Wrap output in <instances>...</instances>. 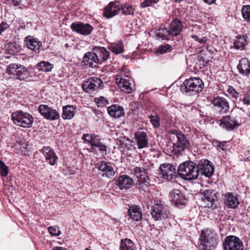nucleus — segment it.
Wrapping results in <instances>:
<instances>
[{
    "label": "nucleus",
    "instance_id": "6ab92c4d",
    "mask_svg": "<svg viewBox=\"0 0 250 250\" xmlns=\"http://www.w3.org/2000/svg\"><path fill=\"white\" fill-rule=\"evenodd\" d=\"M134 138L139 149L148 147V138L146 132L144 131L136 132Z\"/></svg>",
    "mask_w": 250,
    "mask_h": 250
},
{
    "label": "nucleus",
    "instance_id": "de8ad7c7",
    "mask_svg": "<svg viewBox=\"0 0 250 250\" xmlns=\"http://www.w3.org/2000/svg\"><path fill=\"white\" fill-rule=\"evenodd\" d=\"M159 0H144L140 4L142 8H145L152 6L154 4L156 3Z\"/></svg>",
    "mask_w": 250,
    "mask_h": 250
},
{
    "label": "nucleus",
    "instance_id": "f8f14e48",
    "mask_svg": "<svg viewBox=\"0 0 250 250\" xmlns=\"http://www.w3.org/2000/svg\"><path fill=\"white\" fill-rule=\"evenodd\" d=\"M199 174L200 173L206 177H211L214 173V168L210 161L206 159L201 160L198 165Z\"/></svg>",
    "mask_w": 250,
    "mask_h": 250
},
{
    "label": "nucleus",
    "instance_id": "e2e57ef3",
    "mask_svg": "<svg viewBox=\"0 0 250 250\" xmlns=\"http://www.w3.org/2000/svg\"><path fill=\"white\" fill-rule=\"evenodd\" d=\"M23 24H24V23H23ZM24 27H25V25H23V28H24Z\"/></svg>",
    "mask_w": 250,
    "mask_h": 250
},
{
    "label": "nucleus",
    "instance_id": "37998d69",
    "mask_svg": "<svg viewBox=\"0 0 250 250\" xmlns=\"http://www.w3.org/2000/svg\"><path fill=\"white\" fill-rule=\"evenodd\" d=\"M171 50V47L169 44H165L161 45L159 47L157 53L163 54L167 52H170Z\"/></svg>",
    "mask_w": 250,
    "mask_h": 250
},
{
    "label": "nucleus",
    "instance_id": "1a4fd4ad",
    "mask_svg": "<svg viewBox=\"0 0 250 250\" xmlns=\"http://www.w3.org/2000/svg\"><path fill=\"white\" fill-rule=\"evenodd\" d=\"M103 82L98 77H91L86 80L83 83L82 87L86 92L91 93L102 87Z\"/></svg>",
    "mask_w": 250,
    "mask_h": 250
},
{
    "label": "nucleus",
    "instance_id": "f704fd0d",
    "mask_svg": "<svg viewBox=\"0 0 250 250\" xmlns=\"http://www.w3.org/2000/svg\"><path fill=\"white\" fill-rule=\"evenodd\" d=\"M216 193L212 189H208L203 192V195L205 199L212 204L217 200Z\"/></svg>",
    "mask_w": 250,
    "mask_h": 250
},
{
    "label": "nucleus",
    "instance_id": "a211bd4d",
    "mask_svg": "<svg viewBox=\"0 0 250 250\" xmlns=\"http://www.w3.org/2000/svg\"><path fill=\"white\" fill-rule=\"evenodd\" d=\"M131 173L139 179L141 183L146 185L149 183V177L146 175V170L143 167H133L131 168Z\"/></svg>",
    "mask_w": 250,
    "mask_h": 250
},
{
    "label": "nucleus",
    "instance_id": "09e8293b",
    "mask_svg": "<svg viewBox=\"0 0 250 250\" xmlns=\"http://www.w3.org/2000/svg\"><path fill=\"white\" fill-rule=\"evenodd\" d=\"M48 229L50 234L53 236H59L61 233V230L57 226L50 227Z\"/></svg>",
    "mask_w": 250,
    "mask_h": 250
},
{
    "label": "nucleus",
    "instance_id": "c03bdc74",
    "mask_svg": "<svg viewBox=\"0 0 250 250\" xmlns=\"http://www.w3.org/2000/svg\"><path fill=\"white\" fill-rule=\"evenodd\" d=\"M8 173V167L4 163L0 160V175L2 177H6Z\"/></svg>",
    "mask_w": 250,
    "mask_h": 250
},
{
    "label": "nucleus",
    "instance_id": "4c0bfd02",
    "mask_svg": "<svg viewBox=\"0 0 250 250\" xmlns=\"http://www.w3.org/2000/svg\"><path fill=\"white\" fill-rule=\"evenodd\" d=\"M53 67V65L48 62L42 61L37 65L38 69L43 72H49Z\"/></svg>",
    "mask_w": 250,
    "mask_h": 250
},
{
    "label": "nucleus",
    "instance_id": "49530a36",
    "mask_svg": "<svg viewBox=\"0 0 250 250\" xmlns=\"http://www.w3.org/2000/svg\"><path fill=\"white\" fill-rule=\"evenodd\" d=\"M95 101L98 107H104L108 104V100L102 96L98 98H95Z\"/></svg>",
    "mask_w": 250,
    "mask_h": 250
},
{
    "label": "nucleus",
    "instance_id": "58836bf2",
    "mask_svg": "<svg viewBox=\"0 0 250 250\" xmlns=\"http://www.w3.org/2000/svg\"><path fill=\"white\" fill-rule=\"evenodd\" d=\"M148 118L154 128H157L160 127L161 124L160 118L157 113L150 114Z\"/></svg>",
    "mask_w": 250,
    "mask_h": 250
},
{
    "label": "nucleus",
    "instance_id": "b1692460",
    "mask_svg": "<svg viewBox=\"0 0 250 250\" xmlns=\"http://www.w3.org/2000/svg\"><path fill=\"white\" fill-rule=\"evenodd\" d=\"M224 204L228 208H235L239 204L237 197L231 192H227L224 195Z\"/></svg>",
    "mask_w": 250,
    "mask_h": 250
},
{
    "label": "nucleus",
    "instance_id": "72a5a7b5",
    "mask_svg": "<svg viewBox=\"0 0 250 250\" xmlns=\"http://www.w3.org/2000/svg\"><path fill=\"white\" fill-rule=\"evenodd\" d=\"M248 38L244 36H238L237 37L236 40L234 42L235 48L240 50H244L245 46L248 43Z\"/></svg>",
    "mask_w": 250,
    "mask_h": 250
},
{
    "label": "nucleus",
    "instance_id": "412c9836",
    "mask_svg": "<svg viewBox=\"0 0 250 250\" xmlns=\"http://www.w3.org/2000/svg\"><path fill=\"white\" fill-rule=\"evenodd\" d=\"M98 169L103 177L110 178L115 173L112 164L109 162L102 163L99 166Z\"/></svg>",
    "mask_w": 250,
    "mask_h": 250
},
{
    "label": "nucleus",
    "instance_id": "f03ea898",
    "mask_svg": "<svg viewBox=\"0 0 250 250\" xmlns=\"http://www.w3.org/2000/svg\"><path fill=\"white\" fill-rule=\"evenodd\" d=\"M178 173L180 177L186 180L196 179L199 176L197 166L191 161H187L180 164Z\"/></svg>",
    "mask_w": 250,
    "mask_h": 250
},
{
    "label": "nucleus",
    "instance_id": "7ed1b4c3",
    "mask_svg": "<svg viewBox=\"0 0 250 250\" xmlns=\"http://www.w3.org/2000/svg\"><path fill=\"white\" fill-rule=\"evenodd\" d=\"M204 83L199 78L193 77L186 79L181 86L183 92L195 94L201 92L204 88Z\"/></svg>",
    "mask_w": 250,
    "mask_h": 250
},
{
    "label": "nucleus",
    "instance_id": "3c124183",
    "mask_svg": "<svg viewBox=\"0 0 250 250\" xmlns=\"http://www.w3.org/2000/svg\"><path fill=\"white\" fill-rule=\"evenodd\" d=\"M239 101L242 102L245 105H250V95L245 93L243 94V97L240 98Z\"/></svg>",
    "mask_w": 250,
    "mask_h": 250
},
{
    "label": "nucleus",
    "instance_id": "f3484780",
    "mask_svg": "<svg viewBox=\"0 0 250 250\" xmlns=\"http://www.w3.org/2000/svg\"><path fill=\"white\" fill-rule=\"evenodd\" d=\"M121 7L118 1L110 2L104 8V16L107 19H110L118 14Z\"/></svg>",
    "mask_w": 250,
    "mask_h": 250
},
{
    "label": "nucleus",
    "instance_id": "bf43d9fd",
    "mask_svg": "<svg viewBox=\"0 0 250 250\" xmlns=\"http://www.w3.org/2000/svg\"><path fill=\"white\" fill-rule=\"evenodd\" d=\"M204 0V1H205L206 3H207L208 4H212V3H214V1H215L216 0Z\"/></svg>",
    "mask_w": 250,
    "mask_h": 250
},
{
    "label": "nucleus",
    "instance_id": "aec40b11",
    "mask_svg": "<svg viewBox=\"0 0 250 250\" xmlns=\"http://www.w3.org/2000/svg\"><path fill=\"white\" fill-rule=\"evenodd\" d=\"M25 45L28 49L36 53H39L40 48L42 45V42L37 38L32 36H28L24 39Z\"/></svg>",
    "mask_w": 250,
    "mask_h": 250
},
{
    "label": "nucleus",
    "instance_id": "c756f323",
    "mask_svg": "<svg viewBox=\"0 0 250 250\" xmlns=\"http://www.w3.org/2000/svg\"><path fill=\"white\" fill-rule=\"evenodd\" d=\"M237 68L241 74L247 75L250 73V61L247 58H242L239 61Z\"/></svg>",
    "mask_w": 250,
    "mask_h": 250
},
{
    "label": "nucleus",
    "instance_id": "cd10ccee",
    "mask_svg": "<svg viewBox=\"0 0 250 250\" xmlns=\"http://www.w3.org/2000/svg\"><path fill=\"white\" fill-rule=\"evenodd\" d=\"M107 112L110 116L115 118L123 117L125 114L123 107L119 104H112L109 106Z\"/></svg>",
    "mask_w": 250,
    "mask_h": 250
},
{
    "label": "nucleus",
    "instance_id": "ea45409f",
    "mask_svg": "<svg viewBox=\"0 0 250 250\" xmlns=\"http://www.w3.org/2000/svg\"><path fill=\"white\" fill-rule=\"evenodd\" d=\"M123 13L125 15H133L135 11V8L129 4H124L121 6Z\"/></svg>",
    "mask_w": 250,
    "mask_h": 250
},
{
    "label": "nucleus",
    "instance_id": "13d9d810",
    "mask_svg": "<svg viewBox=\"0 0 250 250\" xmlns=\"http://www.w3.org/2000/svg\"><path fill=\"white\" fill-rule=\"evenodd\" d=\"M52 250H67L66 248L62 247H55Z\"/></svg>",
    "mask_w": 250,
    "mask_h": 250
},
{
    "label": "nucleus",
    "instance_id": "20e7f679",
    "mask_svg": "<svg viewBox=\"0 0 250 250\" xmlns=\"http://www.w3.org/2000/svg\"><path fill=\"white\" fill-rule=\"evenodd\" d=\"M11 120L15 125L23 128L31 127L33 123V117L27 112L17 110L11 114Z\"/></svg>",
    "mask_w": 250,
    "mask_h": 250
},
{
    "label": "nucleus",
    "instance_id": "4be33fe9",
    "mask_svg": "<svg viewBox=\"0 0 250 250\" xmlns=\"http://www.w3.org/2000/svg\"><path fill=\"white\" fill-rule=\"evenodd\" d=\"M42 152L45 157L46 161L51 166H54L58 160V156L54 150L49 146H44Z\"/></svg>",
    "mask_w": 250,
    "mask_h": 250
},
{
    "label": "nucleus",
    "instance_id": "423d86ee",
    "mask_svg": "<svg viewBox=\"0 0 250 250\" xmlns=\"http://www.w3.org/2000/svg\"><path fill=\"white\" fill-rule=\"evenodd\" d=\"M151 210L152 217L156 221L167 219L170 216L167 207L163 204L161 201L158 200L154 201Z\"/></svg>",
    "mask_w": 250,
    "mask_h": 250
},
{
    "label": "nucleus",
    "instance_id": "c9c22d12",
    "mask_svg": "<svg viewBox=\"0 0 250 250\" xmlns=\"http://www.w3.org/2000/svg\"><path fill=\"white\" fill-rule=\"evenodd\" d=\"M120 250H136L133 242L129 239L122 240L120 244Z\"/></svg>",
    "mask_w": 250,
    "mask_h": 250
},
{
    "label": "nucleus",
    "instance_id": "dca6fc26",
    "mask_svg": "<svg viewBox=\"0 0 250 250\" xmlns=\"http://www.w3.org/2000/svg\"><path fill=\"white\" fill-rule=\"evenodd\" d=\"M192 34L191 38L194 41L201 44H205L206 43L208 39L205 34L206 32L205 30L202 29L198 25H195L193 27L191 30Z\"/></svg>",
    "mask_w": 250,
    "mask_h": 250
},
{
    "label": "nucleus",
    "instance_id": "2eb2a0df",
    "mask_svg": "<svg viewBox=\"0 0 250 250\" xmlns=\"http://www.w3.org/2000/svg\"><path fill=\"white\" fill-rule=\"evenodd\" d=\"M71 28L73 31L83 35L90 34L93 30V27L89 24L77 21L71 24Z\"/></svg>",
    "mask_w": 250,
    "mask_h": 250
},
{
    "label": "nucleus",
    "instance_id": "9b49d317",
    "mask_svg": "<svg viewBox=\"0 0 250 250\" xmlns=\"http://www.w3.org/2000/svg\"><path fill=\"white\" fill-rule=\"evenodd\" d=\"M159 175L164 179L172 181L176 176L175 166L170 164H164L160 167Z\"/></svg>",
    "mask_w": 250,
    "mask_h": 250
},
{
    "label": "nucleus",
    "instance_id": "393cba45",
    "mask_svg": "<svg viewBox=\"0 0 250 250\" xmlns=\"http://www.w3.org/2000/svg\"><path fill=\"white\" fill-rule=\"evenodd\" d=\"M96 56L94 51L87 52L84 54L83 62L85 65L92 68L97 67L99 63H98V59Z\"/></svg>",
    "mask_w": 250,
    "mask_h": 250
},
{
    "label": "nucleus",
    "instance_id": "052dcab7",
    "mask_svg": "<svg viewBox=\"0 0 250 250\" xmlns=\"http://www.w3.org/2000/svg\"><path fill=\"white\" fill-rule=\"evenodd\" d=\"M176 2H180L182 1L183 0H175Z\"/></svg>",
    "mask_w": 250,
    "mask_h": 250
},
{
    "label": "nucleus",
    "instance_id": "473e14b6",
    "mask_svg": "<svg viewBox=\"0 0 250 250\" xmlns=\"http://www.w3.org/2000/svg\"><path fill=\"white\" fill-rule=\"evenodd\" d=\"M15 75L17 79L20 80H24L28 78L29 72L24 66L19 65Z\"/></svg>",
    "mask_w": 250,
    "mask_h": 250
},
{
    "label": "nucleus",
    "instance_id": "c85d7f7f",
    "mask_svg": "<svg viewBox=\"0 0 250 250\" xmlns=\"http://www.w3.org/2000/svg\"><path fill=\"white\" fill-rule=\"evenodd\" d=\"M130 218L135 221H139L142 218V212L141 208L137 206H131L128 210Z\"/></svg>",
    "mask_w": 250,
    "mask_h": 250
},
{
    "label": "nucleus",
    "instance_id": "8fccbe9b",
    "mask_svg": "<svg viewBox=\"0 0 250 250\" xmlns=\"http://www.w3.org/2000/svg\"><path fill=\"white\" fill-rule=\"evenodd\" d=\"M228 93L231 95L232 97L235 98L236 100L240 96H242V94L239 95V93L236 91V90L231 86H229L228 89Z\"/></svg>",
    "mask_w": 250,
    "mask_h": 250
},
{
    "label": "nucleus",
    "instance_id": "f257e3e1",
    "mask_svg": "<svg viewBox=\"0 0 250 250\" xmlns=\"http://www.w3.org/2000/svg\"><path fill=\"white\" fill-rule=\"evenodd\" d=\"M184 25L177 19L173 20L167 28H160L157 30L156 36L164 40H168L169 36L177 37L183 32Z\"/></svg>",
    "mask_w": 250,
    "mask_h": 250
},
{
    "label": "nucleus",
    "instance_id": "0eeeda50",
    "mask_svg": "<svg viewBox=\"0 0 250 250\" xmlns=\"http://www.w3.org/2000/svg\"><path fill=\"white\" fill-rule=\"evenodd\" d=\"M116 83L119 87L124 92L131 93L134 89V84L130 77L122 74L116 76Z\"/></svg>",
    "mask_w": 250,
    "mask_h": 250
},
{
    "label": "nucleus",
    "instance_id": "a878e982",
    "mask_svg": "<svg viewBox=\"0 0 250 250\" xmlns=\"http://www.w3.org/2000/svg\"><path fill=\"white\" fill-rule=\"evenodd\" d=\"M116 184L120 189H127L132 187L133 180L127 175H122L116 180Z\"/></svg>",
    "mask_w": 250,
    "mask_h": 250
},
{
    "label": "nucleus",
    "instance_id": "79ce46f5",
    "mask_svg": "<svg viewBox=\"0 0 250 250\" xmlns=\"http://www.w3.org/2000/svg\"><path fill=\"white\" fill-rule=\"evenodd\" d=\"M19 65L15 63H11L7 66L6 72L9 75H15L16 74L17 70L18 69Z\"/></svg>",
    "mask_w": 250,
    "mask_h": 250
},
{
    "label": "nucleus",
    "instance_id": "9d476101",
    "mask_svg": "<svg viewBox=\"0 0 250 250\" xmlns=\"http://www.w3.org/2000/svg\"><path fill=\"white\" fill-rule=\"evenodd\" d=\"M40 113L46 119L51 121L58 120L60 118V114L56 110L47 105L41 104L38 109Z\"/></svg>",
    "mask_w": 250,
    "mask_h": 250
},
{
    "label": "nucleus",
    "instance_id": "4d7b16f0",
    "mask_svg": "<svg viewBox=\"0 0 250 250\" xmlns=\"http://www.w3.org/2000/svg\"><path fill=\"white\" fill-rule=\"evenodd\" d=\"M99 148V150L104 154L106 153L107 147L105 145L103 144L102 143H100L97 146Z\"/></svg>",
    "mask_w": 250,
    "mask_h": 250
},
{
    "label": "nucleus",
    "instance_id": "680f3d73",
    "mask_svg": "<svg viewBox=\"0 0 250 250\" xmlns=\"http://www.w3.org/2000/svg\"><path fill=\"white\" fill-rule=\"evenodd\" d=\"M65 47H68V44L67 43H66V44H65Z\"/></svg>",
    "mask_w": 250,
    "mask_h": 250
},
{
    "label": "nucleus",
    "instance_id": "39448f33",
    "mask_svg": "<svg viewBox=\"0 0 250 250\" xmlns=\"http://www.w3.org/2000/svg\"><path fill=\"white\" fill-rule=\"evenodd\" d=\"M217 235L214 231L202 230L200 236V245L203 250H211L217 244Z\"/></svg>",
    "mask_w": 250,
    "mask_h": 250
},
{
    "label": "nucleus",
    "instance_id": "6e6d98bb",
    "mask_svg": "<svg viewBox=\"0 0 250 250\" xmlns=\"http://www.w3.org/2000/svg\"><path fill=\"white\" fill-rule=\"evenodd\" d=\"M91 137L92 134L90 135L88 134H84L82 137V139L84 141L85 143L89 144L91 141Z\"/></svg>",
    "mask_w": 250,
    "mask_h": 250
},
{
    "label": "nucleus",
    "instance_id": "603ef678",
    "mask_svg": "<svg viewBox=\"0 0 250 250\" xmlns=\"http://www.w3.org/2000/svg\"><path fill=\"white\" fill-rule=\"evenodd\" d=\"M12 4L18 8H22L24 5L22 3V0H11Z\"/></svg>",
    "mask_w": 250,
    "mask_h": 250
},
{
    "label": "nucleus",
    "instance_id": "5fc2aeb1",
    "mask_svg": "<svg viewBox=\"0 0 250 250\" xmlns=\"http://www.w3.org/2000/svg\"><path fill=\"white\" fill-rule=\"evenodd\" d=\"M157 111L161 114L164 118L168 117V113L164 108H159L157 109Z\"/></svg>",
    "mask_w": 250,
    "mask_h": 250
},
{
    "label": "nucleus",
    "instance_id": "a19ab883",
    "mask_svg": "<svg viewBox=\"0 0 250 250\" xmlns=\"http://www.w3.org/2000/svg\"><path fill=\"white\" fill-rule=\"evenodd\" d=\"M241 12L243 18L247 21L250 22V5L243 6Z\"/></svg>",
    "mask_w": 250,
    "mask_h": 250
},
{
    "label": "nucleus",
    "instance_id": "e433bc0d",
    "mask_svg": "<svg viewBox=\"0 0 250 250\" xmlns=\"http://www.w3.org/2000/svg\"><path fill=\"white\" fill-rule=\"evenodd\" d=\"M109 49L116 54H120L124 51V45L122 42L111 43L109 46Z\"/></svg>",
    "mask_w": 250,
    "mask_h": 250
},
{
    "label": "nucleus",
    "instance_id": "4468645a",
    "mask_svg": "<svg viewBox=\"0 0 250 250\" xmlns=\"http://www.w3.org/2000/svg\"><path fill=\"white\" fill-rule=\"evenodd\" d=\"M169 197L171 202L177 207L185 205L187 202L185 196L178 189H172L169 192Z\"/></svg>",
    "mask_w": 250,
    "mask_h": 250
},
{
    "label": "nucleus",
    "instance_id": "5701e85b",
    "mask_svg": "<svg viewBox=\"0 0 250 250\" xmlns=\"http://www.w3.org/2000/svg\"><path fill=\"white\" fill-rule=\"evenodd\" d=\"M212 103L218 108L220 112L224 113L227 112L229 108L228 101L224 97H217L213 99Z\"/></svg>",
    "mask_w": 250,
    "mask_h": 250
},
{
    "label": "nucleus",
    "instance_id": "2f4dec72",
    "mask_svg": "<svg viewBox=\"0 0 250 250\" xmlns=\"http://www.w3.org/2000/svg\"><path fill=\"white\" fill-rule=\"evenodd\" d=\"M220 125L227 129H232L238 125L237 122L230 116H224L220 120Z\"/></svg>",
    "mask_w": 250,
    "mask_h": 250
},
{
    "label": "nucleus",
    "instance_id": "bb28decb",
    "mask_svg": "<svg viewBox=\"0 0 250 250\" xmlns=\"http://www.w3.org/2000/svg\"><path fill=\"white\" fill-rule=\"evenodd\" d=\"M93 51L96 58L98 59L99 64L105 62L109 57V52L104 47H97L93 49Z\"/></svg>",
    "mask_w": 250,
    "mask_h": 250
},
{
    "label": "nucleus",
    "instance_id": "a18cd8bd",
    "mask_svg": "<svg viewBox=\"0 0 250 250\" xmlns=\"http://www.w3.org/2000/svg\"><path fill=\"white\" fill-rule=\"evenodd\" d=\"M100 143L101 142H100V138L99 135L92 134L89 145L91 146L97 147Z\"/></svg>",
    "mask_w": 250,
    "mask_h": 250
},
{
    "label": "nucleus",
    "instance_id": "ddd939ff",
    "mask_svg": "<svg viewBox=\"0 0 250 250\" xmlns=\"http://www.w3.org/2000/svg\"><path fill=\"white\" fill-rule=\"evenodd\" d=\"M172 133L175 135L177 139V142L173 144L175 150L180 151L188 148L190 144L185 135L176 130L172 131Z\"/></svg>",
    "mask_w": 250,
    "mask_h": 250
},
{
    "label": "nucleus",
    "instance_id": "6e6552de",
    "mask_svg": "<svg viewBox=\"0 0 250 250\" xmlns=\"http://www.w3.org/2000/svg\"><path fill=\"white\" fill-rule=\"evenodd\" d=\"M224 250H244L242 241L236 236H227L223 243Z\"/></svg>",
    "mask_w": 250,
    "mask_h": 250
},
{
    "label": "nucleus",
    "instance_id": "7c9ffc66",
    "mask_svg": "<svg viewBox=\"0 0 250 250\" xmlns=\"http://www.w3.org/2000/svg\"><path fill=\"white\" fill-rule=\"evenodd\" d=\"M76 107L72 105H67L63 106L62 118L65 120H70L75 116Z\"/></svg>",
    "mask_w": 250,
    "mask_h": 250
},
{
    "label": "nucleus",
    "instance_id": "864d4df0",
    "mask_svg": "<svg viewBox=\"0 0 250 250\" xmlns=\"http://www.w3.org/2000/svg\"><path fill=\"white\" fill-rule=\"evenodd\" d=\"M9 27V25L6 22H2L0 23V35Z\"/></svg>",
    "mask_w": 250,
    "mask_h": 250
}]
</instances>
